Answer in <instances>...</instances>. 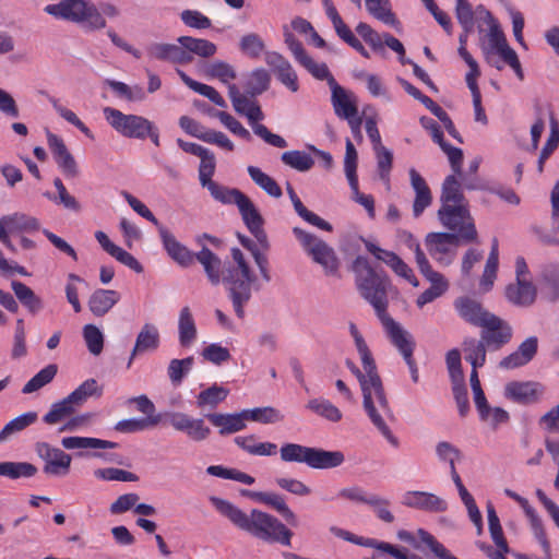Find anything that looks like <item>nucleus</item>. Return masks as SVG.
<instances>
[{"mask_svg": "<svg viewBox=\"0 0 559 559\" xmlns=\"http://www.w3.org/2000/svg\"><path fill=\"white\" fill-rule=\"evenodd\" d=\"M538 349V340L536 336H530L523 341L518 349L506 356L499 367L502 369H515L527 365L536 355Z\"/></svg>", "mask_w": 559, "mask_h": 559, "instance_id": "nucleus-22", "label": "nucleus"}, {"mask_svg": "<svg viewBox=\"0 0 559 559\" xmlns=\"http://www.w3.org/2000/svg\"><path fill=\"white\" fill-rule=\"evenodd\" d=\"M4 218L10 234L36 231L40 228L39 221L36 217L24 213L16 212L10 215H4Z\"/></svg>", "mask_w": 559, "mask_h": 559, "instance_id": "nucleus-41", "label": "nucleus"}, {"mask_svg": "<svg viewBox=\"0 0 559 559\" xmlns=\"http://www.w3.org/2000/svg\"><path fill=\"white\" fill-rule=\"evenodd\" d=\"M311 447L298 443H285L280 449L281 460L287 463H305L308 464Z\"/></svg>", "mask_w": 559, "mask_h": 559, "instance_id": "nucleus-56", "label": "nucleus"}, {"mask_svg": "<svg viewBox=\"0 0 559 559\" xmlns=\"http://www.w3.org/2000/svg\"><path fill=\"white\" fill-rule=\"evenodd\" d=\"M454 13L466 35H504L498 20L483 4L473 8L468 0H455Z\"/></svg>", "mask_w": 559, "mask_h": 559, "instance_id": "nucleus-5", "label": "nucleus"}, {"mask_svg": "<svg viewBox=\"0 0 559 559\" xmlns=\"http://www.w3.org/2000/svg\"><path fill=\"white\" fill-rule=\"evenodd\" d=\"M266 64L271 68L276 79L290 92L299 90L298 76L290 62L281 53L266 51L264 56Z\"/></svg>", "mask_w": 559, "mask_h": 559, "instance_id": "nucleus-16", "label": "nucleus"}, {"mask_svg": "<svg viewBox=\"0 0 559 559\" xmlns=\"http://www.w3.org/2000/svg\"><path fill=\"white\" fill-rule=\"evenodd\" d=\"M540 289L546 301L551 304L559 301V263H550L543 267Z\"/></svg>", "mask_w": 559, "mask_h": 559, "instance_id": "nucleus-29", "label": "nucleus"}, {"mask_svg": "<svg viewBox=\"0 0 559 559\" xmlns=\"http://www.w3.org/2000/svg\"><path fill=\"white\" fill-rule=\"evenodd\" d=\"M178 41L185 47V50L190 52V56L194 53L206 58L216 52V46L206 39L198 37H178Z\"/></svg>", "mask_w": 559, "mask_h": 559, "instance_id": "nucleus-52", "label": "nucleus"}, {"mask_svg": "<svg viewBox=\"0 0 559 559\" xmlns=\"http://www.w3.org/2000/svg\"><path fill=\"white\" fill-rule=\"evenodd\" d=\"M11 288L16 297V299L21 302L23 307L27 309V311L32 316L38 314L44 309L43 299L37 296L34 290L20 281H12Z\"/></svg>", "mask_w": 559, "mask_h": 559, "instance_id": "nucleus-35", "label": "nucleus"}, {"mask_svg": "<svg viewBox=\"0 0 559 559\" xmlns=\"http://www.w3.org/2000/svg\"><path fill=\"white\" fill-rule=\"evenodd\" d=\"M428 253L438 262L445 265L451 263V260H444L443 255L448 254L450 245L459 243V236L451 233H429L425 239Z\"/></svg>", "mask_w": 559, "mask_h": 559, "instance_id": "nucleus-26", "label": "nucleus"}, {"mask_svg": "<svg viewBox=\"0 0 559 559\" xmlns=\"http://www.w3.org/2000/svg\"><path fill=\"white\" fill-rule=\"evenodd\" d=\"M120 294L111 289H96L88 299V308L96 317L105 316L118 301Z\"/></svg>", "mask_w": 559, "mask_h": 559, "instance_id": "nucleus-34", "label": "nucleus"}, {"mask_svg": "<svg viewBox=\"0 0 559 559\" xmlns=\"http://www.w3.org/2000/svg\"><path fill=\"white\" fill-rule=\"evenodd\" d=\"M83 337L91 354L99 355L104 348V335L94 324H86L83 328Z\"/></svg>", "mask_w": 559, "mask_h": 559, "instance_id": "nucleus-64", "label": "nucleus"}, {"mask_svg": "<svg viewBox=\"0 0 559 559\" xmlns=\"http://www.w3.org/2000/svg\"><path fill=\"white\" fill-rule=\"evenodd\" d=\"M49 102L52 105L53 109L62 117L66 121L76 127L83 134H85L90 139H94L92 131L86 127V124L70 109L62 106L58 99L55 97H49Z\"/></svg>", "mask_w": 559, "mask_h": 559, "instance_id": "nucleus-62", "label": "nucleus"}, {"mask_svg": "<svg viewBox=\"0 0 559 559\" xmlns=\"http://www.w3.org/2000/svg\"><path fill=\"white\" fill-rule=\"evenodd\" d=\"M330 86L332 90V104L336 116L342 119L357 116V106L349 100L345 90L335 82L334 78L330 79Z\"/></svg>", "mask_w": 559, "mask_h": 559, "instance_id": "nucleus-33", "label": "nucleus"}, {"mask_svg": "<svg viewBox=\"0 0 559 559\" xmlns=\"http://www.w3.org/2000/svg\"><path fill=\"white\" fill-rule=\"evenodd\" d=\"M403 503L406 507L428 512H444L448 503L442 498L426 491H407Z\"/></svg>", "mask_w": 559, "mask_h": 559, "instance_id": "nucleus-23", "label": "nucleus"}, {"mask_svg": "<svg viewBox=\"0 0 559 559\" xmlns=\"http://www.w3.org/2000/svg\"><path fill=\"white\" fill-rule=\"evenodd\" d=\"M247 171L252 181L259 186L266 194L272 198H281L283 192L278 183L267 174L263 173L259 167L249 166Z\"/></svg>", "mask_w": 559, "mask_h": 559, "instance_id": "nucleus-42", "label": "nucleus"}, {"mask_svg": "<svg viewBox=\"0 0 559 559\" xmlns=\"http://www.w3.org/2000/svg\"><path fill=\"white\" fill-rule=\"evenodd\" d=\"M179 343L182 347L190 346L197 338V326L188 306L183 307L178 320Z\"/></svg>", "mask_w": 559, "mask_h": 559, "instance_id": "nucleus-39", "label": "nucleus"}, {"mask_svg": "<svg viewBox=\"0 0 559 559\" xmlns=\"http://www.w3.org/2000/svg\"><path fill=\"white\" fill-rule=\"evenodd\" d=\"M35 452L44 461L43 472L48 476L64 477L70 473L72 457L48 442H37Z\"/></svg>", "mask_w": 559, "mask_h": 559, "instance_id": "nucleus-10", "label": "nucleus"}, {"mask_svg": "<svg viewBox=\"0 0 559 559\" xmlns=\"http://www.w3.org/2000/svg\"><path fill=\"white\" fill-rule=\"evenodd\" d=\"M483 50L487 62L498 70L501 69V66L493 61L495 56H499L510 67L519 61V57L515 50L509 46L507 37H488Z\"/></svg>", "mask_w": 559, "mask_h": 559, "instance_id": "nucleus-19", "label": "nucleus"}, {"mask_svg": "<svg viewBox=\"0 0 559 559\" xmlns=\"http://www.w3.org/2000/svg\"><path fill=\"white\" fill-rule=\"evenodd\" d=\"M276 510L290 525L297 526L296 514L288 508L284 498L277 493L265 492L263 502Z\"/></svg>", "mask_w": 559, "mask_h": 559, "instance_id": "nucleus-61", "label": "nucleus"}, {"mask_svg": "<svg viewBox=\"0 0 559 559\" xmlns=\"http://www.w3.org/2000/svg\"><path fill=\"white\" fill-rule=\"evenodd\" d=\"M193 362L192 356L183 359L175 358L169 361L167 373L174 385H179L182 382L186 374L191 370Z\"/></svg>", "mask_w": 559, "mask_h": 559, "instance_id": "nucleus-59", "label": "nucleus"}, {"mask_svg": "<svg viewBox=\"0 0 559 559\" xmlns=\"http://www.w3.org/2000/svg\"><path fill=\"white\" fill-rule=\"evenodd\" d=\"M293 234L313 262L323 267L325 275H338L340 260L330 245L300 227H294Z\"/></svg>", "mask_w": 559, "mask_h": 559, "instance_id": "nucleus-7", "label": "nucleus"}, {"mask_svg": "<svg viewBox=\"0 0 559 559\" xmlns=\"http://www.w3.org/2000/svg\"><path fill=\"white\" fill-rule=\"evenodd\" d=\"M537 386L533 381H511L504 388V395L519 404H532L538 401Z\"/></svg>", "mask_w": 559, "mask_h": 559, "instance_id": "nucleus-28", "label": "nucleus"}, {"mask_svg": "<svg viewBox=\"0 0 559 559\" xmlns=\"http://www.w3.org/2000/svg\"><path fill=\"white\" fill-rule=\"evenodd\" d=\"M459 175H449L445 177L442 188L440 202L441 206L444 205H468L457 180Z\"/></svg>", "mask_w": 559, "mask_h": 559, "instance_id": "nucleus-37", "label": "nucleus"}, {"mask_svg": "<svg viewBox=\"0 0 559 559\" xmlns=\"http://www.w3.org/2000/svg\"><path fill=\"white\" fill-rule=\"evenodd\" d=\"M516 502L521 506L527 516L534 537L538 540L545 552V559H551V546L547 538L542 519L526 498L521 496Z\"/></svg>", "mask_w": 559, "mask_h": 559, "instance_id": "nucleus-27", "label": "nucleus"}, {"mask_svg": "<svg viewBox=\"0 0 559 559\" xmlns=\"http://www.w3.org/2000/svg\"><path fill=\"white\" fill-rule=\"evenodd\" d=\"M344 462L345 455L342 451L311 447L307 465L313 469H330L341 466Z\"/></svg>", "mask_w": 559, "mask_h": 559, "instance_id": "nucleus-30", "label": "nucleus"}, {"mask_svg": "<svg viewBox=\"0 0 559 559\" xmlns=\"http://www.w3.org/2000/svg\"><path fill=\"white\" fill-rule=\"evenodd\" d=\"M490 318L481 328L480 336L487 347H489V352H496L510 343L513 336V329L509 322L496 314Z\"/></svg>", "mask_w": 559, "mask_h": 559, "instance_id": "nucleus-12", "label": "nucleus"}, {"mask_svg": "<svg viewBox=\"0 0 559 559\" xmlns=\"http://www.w3.org/2000/svg\"><path fill=\"white\" fill-rule=\"evenodd\" d=\"M255 281L257 276L253 273L243 276L236 271H223L221 282L225 285L234 311L239 319L245 318V306L251 299L252 284Z\"/></svg>", "mask_w": 559, "mask_h": 559, "instance_id": "nucleus-9", "label": "nucleus"}, {"mask_svg": "<svg viewBox=\"0 0 559 559\" xmlns=\"http://www.w3.org/2000/svg\"><path fill=\"white\" fill-rule=\"evenodd\" d=\"M462 347L465 354V360L468 361L474 369H478L485 365L489 347H487L481 337L479 340L466 337L462 343Z\"/></svg>", "mask_w": 559, "mask_h": 559, "instance_id": "nucleus-38", "label": "nucleus"}, {"mask_svg": "<svg viewBox=\"0 0 559 559\" xmlns=\"http://www.w3.org/2000/svg\"><path fill=\"white\" fill-rule=\"evenodd\" d=\"M104 116L111 128L121 135L142 141L148 138L156 146L160 145L159 130L147 118L132 114L127 115L111 107L104 108Z\"/></svg>", "mask_w": 559, "mask_h": 559, "instance_id": "nucleus-6", "label": "nucleus"}, {"mask_svg": "<svg viewBox=\"0 0 559 559\" xmlns=\"http://www.w3.org/2000/svg\"><path fill=\"white\" fill-rule=\"evenodd\" d=\"M210 501L222 515L228 518L238 528L264 542L290 546L293 532L275 516L257 509H253L248 515L228 500L214 496L210 498Z\"/></svg>", "mask_w": 559, "mask_h": 559, "instance_id": "nucleus-1", "label": "nucleus"}, {"mask_svg": "<svg viewBox=\"0 0 559 559\" xmlns=\"http://www.w3.org/2000/svg\"><path fill=\"white\" fill-rule=\"evenodd\" d=\"M366 10L374 19L391 26L395 32H403L402 23L392 12L390 0H365Z\"/></svg>", "mask_w": 559, "mask_h": 559, "instance_id": "nucleus-31", "label": "nucleus"}, {"mask_svg": "<svg viewBox=\"0 0 559 559\" xmlns=\"http://www.w3.org/2000/svg\"><path fill=\"white\" fill-rule=\"evenodd\" d=\"M270 83V73L263 68L255 69L251 72L246 83V93L251 97L261 95L269 90Z\"/></svg>", "mask_w": 559, "mask_h": 559, "instance_id": "nucleus-50", "label": "nucleus"}, {"mask_svg": "<svg viewBox=\"0 0 559 559\" xmlns=\"http://www.w3.org/2000/svg\"><path fill=\"white\" fill-rule=\"evenodd\" d=\"M345 365L360 384L364 397L362 405L371 423L392 445L397 447V438L393 436L383 419V416L391 417L392 411L384 392L382 380L378 373L376 361H373L372 371L366 367H362L364 371H361L350 359H346Z\"/></svg>", "mask_w": 559, "mask_h": 559, "instance_id": "nucleus-2", "label": "nucleus"}, {"mask_svg": "<svg viewBox=\"0 0 559 559\" xmlns=\"http://www.w3.org/2000/svg\"><path fill=\"white\" fill-rule=\"evenodd\" d=\"M504 296L513 306L526 308L535 302L537 289L531 281H515L507 285Z\"/></svg>", "mask_w": 559, "mask_h": 559, "instance_id": "nucleus-25", "label": "nucleus"}, {"mask_svg": "<svg viewBox=\"0 0 559 559\" xmlns=\"http://www.w3.org/2000/svg\"><path fill=\"white\" fill-rule=\"evenodd\" d=\"M487 518H488V528L491 536L492 542L497 546L504 551H510L507 539L503 535L502 526L500 524L499 516L495 510V507L491 502H488L487 506Z\"/></svg>", "mask_w": 559, "mask_h": 559, "instance_id": "nucleus-46", "label": "nucleus"}, {"mask_svg": "<svg viewBox=\"0 0 559 559\" xmlns=\"http://www.w3.org/2000/svg\"><path fill=\"white\" fill-rule=\"evenodd\" d=\"M194 260H198L212 285H218L222 281V261L213 253L207 247L203 246L202 249L194 254Z\"/></svg>", "mask_w": 559, "mask_h": 559, "instance_id": "nucleus-36", "label": "nucleus"}, {"mask_svg": "<svg viewBox=\"0 0 559 559\" xmlns=\"http://www.w3.org/2000/svg\"><path fill=\"white\" fill-rule=\"evenodd\" d=\"M459 316L467 323L483 328L495 313L486 310L483 305L471 297H459L454 301Z\"/></svg>", "mask_w": 559, "mask_h": 559, "instance_id": "nucleus-17", "label": "nucleus"}, {"mask_svg": "<svg viewBox=\"0 0 559 559\" xmlns=\"http://www.w3.org/2000/svg\"><path fill=\"white\" fill-rule=\"evenodd\" d=\"M36 473L37 467L28 462H0V476L10 479L29 478L35 476Z\"/></svg>", "mask_w": 559, "mask_h": 559, "instance_id": "nucleus-44", "label": "nucleus"}, {"mask_svg": "<svg viewBox=\"0 0 559 559\" xmlns=\"http://www.w3.org/2000/svg\"><path fill=\"white\" fill-rule=\"evenodd\" d=\"M365 247L377 260L386 264L397 276L406 280L414 287H418L419 282L413 270L393 251L380 248L378 245L362 239Z\"/></svg>", "mask_w": 559, "mask_h": 559, "instance_id": "nucleus-13", "label": "nucleus"}, {"mask_svg": "<svg viewBox=\"0 0 559 559\" xmlns=\"http://www.w3.org/2000/svg\"><path fill=\"white\" fill-rule=\"evenodd\" d=\"M357 159H358L357 151H356L353 142L349 139H347L346 147H345L344 171H345L346 178L348 180L350 190L357 189V180H358Z\"/></svg>", "mask_w": 559, "mask_h": 559, "instance_id": "nucleus-55", "label": "nucleus"}, {"mask_svg": "<svg viewBox=\"0 0 559 559\" xmlns=\"http://www.w3.org/2000/svg\"><path fill=\"white\" fill-rule=\"evenodd\" d=\"M167 418L175 430L185 432L192 441H203L211 433V429L205 426L202 418H193L181 412L169 413Z\"/></svg>", "mask_w": 559, "mask_h": 559, "instance_id": "nucleus-14", "label": "nucleus"}, {"mask_svg": "<svg viewBox=\"0 0 559 559\" xmlns=\"http://www.w3.org/2000/svg\"><path fill=\"white\" fill-rule=\"evenodd\" d=\"M362 39L374 53L382 56L385 52V46H388L400 56L405 55L404 46L396 37H385L384 43L382 37H362Z\"/></svg>", "mask_w": 559, "mask_h": 559, "instance_id": "nucleus-60", "label": "nucleus"}, {"mask_svg": "<svg viewBox=\"0 0 559 559\" xmlns=\"http://www.w3.org/2000/svg\"><path fill=\"white\" fill-rule=\"evenodd\" d=\"M242 416L246 421L251 420L261 424H275L284 419V415L272 406L242 409Z\"/></svg>", "mask_w": 559, "mask_h": 559, "instance_id": "nucleus-43", "label": "nucleus"}, {"mask_svg": "<svg viewBox=\"0 0 559 559\" xmlns=\"http://www.w3.org/2000/svg\"><path fill=\"white\" fill-rule=\"evenodd\" d=\"M355 275L356 288L368 304L372 306L378 318L386 314L389 307L388 293L392 283L388 274L377 270L364 255H357L350 265Z\"/></svg>", "mask_w": 559, "mask_h": 559, "instance_id": "nucleus-3", "label": "nucleus"}, {"mask_svg": "<svg viewBox=\"0 0 559 559\" xmlns=\"http://www.w3.org/2000/svg\"><path fill=\"white\" fill-rule=\"evenodd\" d=\"M61 445L67 450L73 449H116L118 443L91 437H64Z\"/></svg>", "mask_w": 559, "mask_h": 559, "instance_id": "nucleus-40", "label": "nucleus"}, {"mask_svg": "<svg viewBox=\"0 0 559 559\" xmlns=\"http://www.w3.org/2000/svg\"><path fill=\"white\" fill-rule=\"evenodd\" d=\"M47 142L62 173L69 178H75L79 175L78 164L73 155L68 151L63 140L48 132Z\"/></svg>", "mask_w": 559, "mask_h": 559, "instance_id": "nucleus-18", "label": "nucleus"}, {"mask_svg": "<svg viewBox=\"0 0 559 559\" xmlns=\"http://www.w3.org/2000/svg\"><path fill=\"white\" fill-rule=\"evenodd\" d=\"M378 319L382 323L391 343L397 348L403 358H411L416 346L413 336L390 317L389 313Z\"/></svg>", "mask_w": 559, "mask_h": 559, "instance_id": "nucleus-15", "label": "nucleus"}, {"mask_svg": "<svg viewBox=\"0 0 559 559\" xmlns=\"http://www.w3.org/2000/svg\"><path fill=\"white\" fill-rule=\"evenodd\" d=\"M159 237L164 249L168 255L183 267L190 266L194 262V254L186 246L179 242L176 237L165 227H159Z\"/></svg>", "mask_w": 559, "mask_h": 559, "instance_id": "nucleus-21", "label": "nucleus"}, {"mask_svg": "<svg viewBox=\"0 0 559 559\" xmlns=\"http://www.w3.org/2000/svg\"><path fill=\"white\" fill-rule=\"evenodd\" d=\"M37 419L36 412L24 413L10 420L0 431V443L8 441L14 433L24 430Z\"/></svg>", "mask_w": 559, "mask_h": 559, "instance_id": "nucleus-45", "label": "nucleus"}, {"mask_svg": "<svg viewBox=\"0 0 559 559\" xmlns=\"http://www.w3.org/2000/svg\"><path fill=\"white\" fill-rule=\"evenodd\" d=\"M236 205L248 230L254 236L259 246L263 250H267L270 248V243L267 235L263 229L264 218L253 202L243 193L238 194Z\"/></svg>", "mask_w": 559, "mask_h": 559, "instance_id": "nucleus-11", "label": "nucleus"}, {"mask_svg": "<svg viewBox=\"0 0 559 559\" xmlns=\"http://www.w3.org/2000/svg\"><path fill=\"white\" fill-rule=\"evenodd\" d=\"M159 424L157 418H128L116 423L115 430L121 433H134L143 431L147 428L155 427Z\"/></svg>", "mask_w": 559, "mask_h": 559, "instance_id": "nucleus-57", "label": "nucleus"}, {"mask_svg": "<svg viewBox=\"0 0 559 559\" xmlns=\"http://www.w3.org/2000/svg\"><path fill=\"white\" fill-rule=\"evenodd\" d=\"M306 407L330 421L337 423L342 419L341 411L329 400L312 399L308 401Z\"/></svg>", "mask_w": 559, "mask_h": 559, "instance_id": "nucleus-53", "label": "nucleus"}, {"mask_svg": "<svg viewBox=\"0 0 559 559\" xmlns=\"http://www.w3.org/2000/svg\"><path fill=\"white\" fill-rule=\"evenodd\" d=\"M75 406L69 401L68 396L51 405L49 412L43 417L47 425H56L73 415Z\"/></svg>", "mask_w": 559, "mask_h": 559, "instance_id": "nucleus-51", "label": "nucleus"}, {"mask_svg": "<svg viewBox=\"0 0 559 559\" xmlns=\"http://www.w3.org/2000/svg\"><path fill=\"white\" fill-rule=\"evenodd\" d=\"M44 11L57 19L81 24L90 31H99L106 25L97 7L90 0H60L46 5Z\"/></svg>", "mask_w": 559, "mask_h": 559, "instance_id": "nucleus-4", "label": "nucleus"}, {"mask_svg": "<svg viewBox=\"0 0 559 559\" xmlns=\"http://www.w3.org/2000/svg\"><path fill=\"white\" fill-rule=\"evenodd\" d=\"M206 418L213 426L219 428L218 432L222 436L231 435L246 428L242 411L235 414H207Z\"/></svg>", "mask_w": 559, "mask_h": 559, "instance_id": "nucleus-32", "label": "nucleus"}, {"mask_svg": "<svg viewBox=\"0 0 559 559\" xmlns=\"http://www.w3.org/2000/svg\"><path fill=\"white\" fill-rule=\"evenodd\" d=\"M440 223L466 243L477 239V230L468 205H444L438 210Z\"/></svg>", "mask_w": 559, "mask_h": 559, "instance_id": "nucleus-8", "label": "nucleus"}, {"mask_svg": "<svg viewBox=\"0 0 559 559\" xmlns=\"http://www.w3.org/2000/svg\"><path fill=\"white\" fill-rule=\"evenodd\" d=\"M228 394V389L213 384L198 394L197 404L199 407L210 406L211 408H214L221 402L225 401Z\"/></svg>", "mask_w": 559, "mask_h": 559, "instance_id": "nucleus-54", "label": "nucleus"}, {"mask_svg": "<svg viewBox=\"0 0 559 559\" xmlns=\"http://www.w3.org/2000/svg\"><path fill=\"white\" fill-rule=\"evenodd\" d=\"M58 372V366L56 364H49L40 371H38L33 378H31L22 389L24 394H29L38 391L48 383H50Z\"/></svg>", "mask_w": 559, "mask_h": 559, "instance_id": "nucleus-49", "label": "nucleus"}, {"mask_svg": "<svg viewBox=\"0 0 559 559\" xmlns=\"http://www.w3.org/2000/svg\"><path fill=\"white\" fill-rule=\"evenodd\" d=\"M281 160L296 169L298 171L305 173L310 170L314 165V159L305 151L292 150L286 151L281 155Z\"/></svg>", "mask_w": 559, "mask_h": 559, "instance_id": "nucleus-47", "label": "nucleus"}, {"mask_svg": "<svg viewBox=\"0 0 559 559\" xmlns=\"http://www.w3.org/2000/svg\"><path fill=\"white\" fill-rule=\"evenodd\" d=\"M100 394L102 389L98 388L97 381L95 379H87L71 392L68 399L74 406H80L85 403L88 397L93 395L99 396Z\"/></svg>", "mask_w": 559, "mask_h": 559, "instance_id": "nucleus-58", "label": "nucleus"}, {"mask_svg": "<svg viewBox=\"0 0 559 559\" xmlns=\"http://www.w3.org/2000/svg\"><path fill=\"white\" fill-rule=\"evenodd\" d=\"M147 53L154 59L178 64H188L193 60L181 44H154L148 47Z\"/></svg>", "mask_w": 559, "mask_h": 559, "instance_id": "nucleus-24", "label": "nucleus"}, {"mask_svg": "<svg viewBox=\"0 0 559 559\" xmlns=\"http://www.w3.org/2000/svg\"><path fill=\"white\" fill-rule=\"evenodd\" d=\"M53 186L57 189L58 194H53L49 191L44 193V197L48 200L55 202L56 204H61L66 209L79 212L81 210V205L78 200L71 195L67 188L64 187L62 180L60 178L53 179Z\"/></svg>", "mask_w": 559, "mask_h": 559, "instance_id": "nucleus-48", "label": "nucleus"}, {"mask_svg": "<svg viewBox=\"0 0 559 559\" xmlns=\"http://www.w3.org/2000/svg\"><path fill=\"white\" fill-rule=\"evenodd\" d=\"M160 344V335L156 325L145 323L136 335L135 344L131 350L127 367L130 368L133 359L148 352H155Z\"/></svg>", "mask_w": 559, "mask_h": 559, "instance_id": "nucleus-20", "label": "nucleus"}, {"mask_svg": "<svg viewBox=\"0 0 559 559\" xmlns=\"http://www.w3.org/2000/svg\"><path fill=\"white\" fill-rule=\"evenodd\" d=\"M417 535L438 559H457L443 544L424 528H419Z\"/></svg>", "mask_w": 559, "mask_h": 559, "instance_id": "nucleus-63", "label": "nucleus"}]
</instances>
